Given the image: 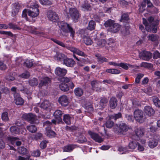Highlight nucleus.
<instances>
[{"label": "nucleus", "mask_w": 160, "mask_h": 160, "mask_svg": "<svg viewBox=\"0 0 160 160\" xmlns=\"http://www.w3.org/2000/svg\"><path fill=\"white\" fill-rule=\"evenodd\" d=\"M63 13L65 15L67 16L68 18H69L70 15L72 19L74 22H76L78 21V19L81 16L78 11L74 8H70L69 13L66 9H65L64 10Z\"/></svg>", "instance_id": "1"}, {"label": "nucleus", "mask_w": 160, "mask_h": 160, "mask_svg": "<svg viewBox=\"0 0 160 160\" xmlns=\"http://www.w3.org/2000/svg\"><path fill=\"white\" fill-rule=\"evenodd\" d=\"M59 27L63 32L67 33H70V36L72 38H74L75 34V30L69 24L62 22H60Z\"/></svg>", "instance_id": "2"}, {"label": "nucleus", "mask_w": 160, "mask_h": 160, "mask_svg": "<svg viewBox=\"0 0 160 160\" xmlns=\"http://www.w3.org/2000/svg\"><path fill=\"white\" fill-rule=\"evenodd\" d=\"M133 115L136 121L139 123H142L145 120L146 117L145 114L141 109H135L133 112Z\"/></svg>", "instance_id": "3"}, {"label": "nucleus", "mask_w": 160, "mask_h": 160, "mask_svg": "<svg viewBox=\"0 0 160 160\" xmlns=\"http://www.w3.org/2000/svg\"><path fill=\"white\" fill-rule=\"evenodd\" d=\"M22 117L31 123L38 124L39 122L37 116L31 113L24 114Z\"/></svg>", "instance_id": "4"}, {"label": "nucleus", "mask_w": 160, "mask_h": 160, "mask_svg": "<svg viewBox=\"0 0 160 160\" xmlns=\"http://www.w3.org/2000/svg\"><path fill=\"white\" fill-rule=\"evenodd\" d=\"M38 7V5L36 4L31 6L30 9L28 11V15L32 18H35L37 17L39 13Z\"/></svg>", "instance_id": "5"}, {"label": "nucleus", "mask_w": 160, "mask_h": 160, "mask_svg": "<svg viewBox=\"0 0 160 160\" xmlns=\"http://www.w3.org/2000/svg\"><path fill=\"white\" fill-rule=\"evenodd\" d=\"M128 127L125 123L121 122L119 124V126L117 127L116 131L118 134H125L128 129Z\"/></svg>", "instance_id": "6"}, {"label": "nucleus", "mask_w": 160, "mask_h": 160, "mask_svg": "<svg viewBox=\"0 0 160 160\" xmlns=\"http://www.w3.org/2000/svg\"><path fill=\"white\" fill-rule=\"evenodd\" d=\"M58 102L62 107H66L68 106L69 103L68 97L66 95H62L59 97Z\"/></svg>", "instance_id": "7"}, {"label": "nucleus", "mask_w": 160, "mask_h": 160, "mask_svg": "<svg viewBox=\"0 0 160 160\" xmlns=\"http://www.w3.org/2000/svg\"><path fill=\"white\" fill-rule=\"evenodd\" d=\"M159 24V21L157 20L155 22L151 23L148 28L146 29L147 31L149 32H152L156 33L157 32V29Z\"/></svg>", "instance_id": "8"}, {"label": "nucleus", "mask_w": 160, "mask_h": 160, "mask_svg": "<svg viewBox=\"0 0 160 160\" xmlns=\"http://www.w3.org/2000/svg\"><path fill=\"white\" fill-rule=\"evenodd\" d=\"M57 79L62 82L67 83L69 86L70 88L72 89L75 86L74 83L72 81H70V79L64 76L62 78H58Z\"/></svg>", "instance_id": "9"}, {"label": "nucleus", "mask_w": 160, "mask_h": 160, "mask_svg": "<svg viewBox=\"0 0 160 160\" xmlns=\"http://www.w3.org/2000/svg\"><path fill=\"white\" fill-rule=\"evenodd\" d=\"M67 70L64 68L57 67L55 70V73L56 75L62 78L65 75Z\"/></svg>", "instance_id": "10"}, {"label": "nucleus", "mask_w": 160, "mask_h": 160, "mask_svg": "<svg viewBox=\"0 0 160 160\" xmlns=\"http://www.w3.org/2000/svg\"><path fill=\"white\" fill-rule=\"evenodd\" d=\"M88 133L91 137L92 139L96 142L98 143H101L103 141V139L98 134L95 133L91 131H88Z\"/></svg>", "instance_id": "11"}, {"label": "nucleus", "mask_w": 160, "mask_h": 160, "mask_svg": "<svg viewBox=\"0 0 160 160\" xmlns=\"http://www.w3.org/2000/svg\"><path fill=\"white\" fill-rule=\"evenodd\" d=\"M140 57L142 60L149 61L151 58L152 56V53L150 52L143 51L140 53Z\"/></svg>", "instance_id": "12"}, {"label": "nucleus", "mask_w": 160, "mask_h": 160, "mask_svg": "<svg viewBox=\"0 0 160 160\" xmlns=\"http://www.w3.org/2000/svg\"><path fill=\"white\" fill-rule=\"evenodd\" d=\"M143 2L145 4L148 5L146 8L147 11L150 13H154V12L152 10L156 9L157 8L155 7L151 2L150 0H143Z\"/></svg>", "instance_id": "13"}, {"label": "nucleus", "mask_w": 160, "mask_h": 160, "mask_svg": "<svg viewBox=\"0 0 160 160\" xmlns=\"http://www.w3.org/2000/svg\"><path fill=\"white\" fill-rule=\"evenodd\" d=\"M62 64L68 67H73L76 64V62L73 59L66 57Z\"/></svg>", "instance_id": "14"}, {"label": "nucleus", "mask_w": 160, "mask_h": 160, "mask_svg": "<svg viewBox=\"0 0 160 160\" xmlns=\"http://www.w3.org/2000/svg\"><path fill=\"white\" fill-rule=\"evenodd\" d=\"M62 114V111L59 110H56L53 113V115L54 118L58 122V123L62 122L61 117Z\"/></svg>", "instance_id": "15"}, {"label": "nucleus", "mask_w": 160, "mask_h": 160, "mask_svg": "<svg viewBox=\"0 0 160 160\" xmlns=\"http://www.w3.org/2000/svg\"><path fill=\"white\" fill-rule=\"evenodd\" d=\"M144 111L147 115L149 117L153 116L155 113V111L152 108L149 106H147L144 107Z\"/></svg>", "instance_id": "16"}, {"label": "nucleus", "mask_w": 160, "mask_h": 160, "mask_svg": "<svg viewBox=\"0 0 160 160\" xmlns=\"http://www.w3.org/2000/svg\"><path fill=\"white\" fill-rule=\"evenodd\" d=\"M76 145L73 144H69L65 146L63 148V152H71L76 148Z\"/></svg>", "instance_id": "17"}, {"label": "nucleus", "mask_w": 160, "mask_h": 160, "mask_svg": "<svg viewBox=\"0 0 160 160\" xmlns=\"http://www.w3.org/2000/svg\"><path fill=\"white\" fill-rule=\"evenodd\" d=\"M130 20L129 15L128 12L122 13L119 21L121 22L127 23Z\"/></svg>", "instance_id": "18"}, {"label": "nucleus", "mask_w": 160, "mask_h": 160, "mask_svg": "<svg viewBox=\"0 0 160 160\" xmlns=\"http://www.w3.org/2000/svg\"><path fill=\"white\" fill-rule=\"evenodd\" d=\"M95 57H96L98 62L99 64H102L108 62V60L107 58L99 54H96Z\"/></svg>", "instance_id": "19"}, {"label": "nucleus", "mask_w": 160, "mask_h": 160, "mask_svg": "<svg viewBox=\"0 0 160 160\" xmlns=\"http://www.w3.org/2000/svg\"><path fill=\"white\" fill-rule=\"evenodd\" d=\"M71 51L74 53L82 57H86L87 56V55L83 52L80 50L78 48H72Z\"/></svg>", "instance_id": "20"}, {"label": "nucleus", "mask_w": 160, "mask_h": 160, "mask_svg": "<svg viewBox=\"0 0 160 160\" xmlns=\"http://www.w3.org/2000/svg\"><path fill=\"white\" fill-rule=\"evenodd\" d=\"M117 105V100L116 98L112 97L109 100V106L112 109H115Z\"/></svg>", "instance_id": "21"}, {"label": "nucleus", "mask_w": 160, "mask_h": 160, "mask_svg": "<svg viewBox=\"0 0 160 160\" xmlns=\"http://www.w3.org/2000/svg\"><path fill=\"white\" fill-rule=\"evenodd\" d=\"M51 21L56 22L59 21V16L56 12L51 10Z\"/></svg>", "instance_id": "22"}, {"label": "nucleus", "mask_w": 160, "mask_h": 160, "mask_svg": "<svg viewBox=\"0 0 160 160\" xmlns=\"http://www.w3.org/2000/svg\"><path fill=\"white\" fill-rule=\"evenodd\" d=\"M158 141L155 139H151L148 142L149 147L151 148H153L156 147L158 145Z\"/></svg>", "instance_id": "23"}, {"label": "nucleus", "mask_w": 160, "mask_h": 160, "mask_svg": "<svg viewBox=\"0 0 160 160\" xmlns=\"http://www.w3.org/2000/svg\"><path fill=\"white\" fill-rule=\"evenodd\" d=\"M60 89L63 92H67L69 90V86L67 83L61 82L59 85Z\"/></svg>", "instance_id": "24"}, {"label": "nucleus", "mask_w": 160, "mask_h": 160, "mask_svg": "<svg viewBox=\"0 0 160 160\" xmlns=\"http://www.w3.org/2000/svg\"><path fill=\"white\" fill-rule=\"evenodd\" d=\"M136 136L139 138L142 137L144 135L145 130L142 128H137L135 131Z\"/></svg>", "instance_id": "25"}, {"label": "nucleus", "mask_w": 160, "mask_h": 160, "mask_svg": "<svg viewBox=\"0 0 160 160\" xmlns=\"http://www.w3.org/2000/svg\"><path fill=\"white\" fill-rule=\"evenodd\" d=\"M66 56L62 53H57L54 56V58L55 60L58 61L64 62V59L66 58Z\"/></svg>", "instance_id": "26"}, {"label": "nucleus", "mask_w": 160, "mask_h": 160, "mask_svg": "<svg viewBox=\"0 0 160 160\" xmlns=\"http://www.w3.org/2000/svg\"><path fill=\"white\" fill-rule=\"evenodd\" d=\"M79 33L83 39L89 37L88 30L87 29H82L80 30Z\"/></svg>", "instance_id": "27"}, {"label": "nucleus", "mask_w": 160, "mask_h": 160, "mask_svg": "<svg viewBox=\"0 0 160 160\" xmlns=\"http://www.w3.org/2000/svg\"><path fill=\"white\" fill-rule=\"evenodd\" d=\"M94 40L97 45L101 47L104 46L106 43V42L104 39H99L97 37L94 38Z\"/></svg>", "instance_id": "28"}, {"label": "nucleus", "mask_w": 160, "mask_h": 160, "mask_svg": "<svg viewBox=\"0 0 160 160\" xmlns=\"http://www.w3.org/2000/svg\"><path fill=\"white\" fill-rule=\"evenodd\" d=\"M20 5L18 2L15 3L13 5V10L12 12V16H14L19 12Z\"/></svg>", "instance_id": "29"}, {"label": "nucleus", "mask_w": 160, "mask_h": 160, "mask_svg": "<svg viewBox=\"0 0 160 160\" xmlns=\"http://www.w3.org/2000/svg\"><path fill=\"white\" fill-rule=\"evenodd\" d=\"M43 138L42 134L38 132L34 134H33L31 136V138L33 140H41Z\"/></svg>", "instance_id": "30"}, {"label": "nucleus", "mask_w": 160, "mask_h": 160, "mask_svg": "<svg viewBox=\"0 0 160 160\" xmlns=\"http://www.w3.org/2000/svg\"><path fill=\"white\" fill-rule=\"evenodd\" d=\"M96 25V23L94 21L90 20L88 23L87 29L90 31L94 30L95 29Z\"/></svg>", "instance_id": "31"}, {"label": "nucleus", "mask_w": 160, "mask_h": 160, "mask_svg": "<svg viewBox=\"0 0 160 160\" xmlns=\"http://www.w3.org/2000/svg\"><path fill=\"white\" fill-rule=\"evenodd\" d=\"M121 28V25L117 23H115L113 25L111 28V31L113 33H116L119 31Z\"/></svg>", "instance_id": "32"}, {"label": "nucleus", "mask_w": 160, "mask_h": 160, "mask_svg": "<svg viewBox=\"0 0 160 160\" xmlns=\"http://www.w3.org/2000/svg\"><path fill=\"white\" fill-rule=\"evenodd\" d=\"M71 117L69 114H65L63 116V120L67 124L70 125L71 124Z\"/></svg>", "instance_id": "33"}, {"label": "nucleus", "mask_w": 160, "mask_h": 160, "mask_svg": "<svg viewBox=\"0 0 160 160\" xmlns=\"http://www.w3.org/2000/svg\"><path fill=\"white\" fill-rule=\"evenodd\" d=\"M81 8L83 10L88 11L91 9V6L87 1H85L82 5Z\"/></svg>", "instance_id": "34"}, {"label": "nucleus", "mask_w": 160, "mask_h": 160, "mask_svg": "<svg viewBox=\"0 0 160 160\" xmlns=\"http://www.w3.org/2000/svg\"><path fill=\"white\" fill-rule=\"evenodd\" d=\"M49 80V78L47 77L42 78L39 83V87H42L43 86H46L47 85L48 83Z\"/></svg>", "instance_id": "35"}, {"label": "nucleus", "mask_w": 160, "mask_h": 160, "mask_svg": "<svg viewBox=\"0 0 160 160\" xmlns=\"http://www.w3.org/2000/svg\"><path fill=\"white\" fill-rule=\"evenodd\" d=\"M1 118L3 121L5 122L9 121L8 112L7 111H4L2 113Z\"/></svg>", "instance_id": "36"}, {"label": "nucleus", "mask_w": 160, "mask_h": 160, "mask_svg": "<svg viewBox=\"0 0 160 160\" xmlns=\"http://www.w3.org/2000/svg\"><path fill=\"white\" fill-rule=\"evenodd\" d=\"M75 95L78 97H81L83 94V90L80 88H77L75 89L74 91Z\"/></svg>", "instance_id": "37"}, {"label": "nucleus", "mask_w": 160, "mask_h": 160, "mask_svg": "<svg viewBox=\"0 0 160 160\" xmlns=\"http://www.w3.org/2000/svg\"><path fill=\"white\" fill-rule=\"evenodd\" d=\"M106 72L112 74H117L120 73V70L116 69H108L106 70Z\"/></svg>", "instance_id": "38"}, {"label": "nucleus", "mask_w": 160, "mask_h": 160, "mask_svg": "<svg viewBox=\"0 0 160 160\" xmlns=\"http://www.w3.org/2000/svg\"><path fill=\"white\" fill-rule=\"evenodd\" d=\"M10 129L11 133L14 135L18 134L19 132V128L15 126H13L11 127Z\"/></svg>", "instance_id": "39"}, {"label": "nucleus", "mask_w": 160, "mask_h": 160, "mask_svg": "<svg viewBox=\"0 0 160 160\" xmlns=\"http://www.w3.org/2000/svg\"><path fill=\"white\" fill-rule=\"evenodd\" d=\"M18 90L24 93H27L28 92V88L22 85V84H18Z\"/></svg>", "instance_id": "40"}, {"label": "nucleus", "mask_w": 160, "mask_h": 160, "mask_svg": "<svg viewBox=\"0 0 160 160\" xmlns=\"http://www.w3.org/2000/svg\"><path fill=\"white\" fill-rule=\"evenodd\" d=\"M115 23L114 20L110 19L105 22L104 25L106 27H109L111 28Z\"/></svg>", "instance_id": "41"}, {"label": "nucleus", "mask_w": 160, "mask_h": 160, "mask_svg": "<svg viewBox=\"0 0 160 160\" xmlns=\"http://www.w3.org/2000/svg\"><path fill=\"white\" fill-rule=\"evenodd\" d=\"M91 84L92 88L93 90L98 91V84L96 80H93L91 82Z\"/></svg>", "instance_id": "42"}, {"label": "nucleus", "mask_w": 160, "mask_h": 160, "mask_svg": "<svg viewBox=\"0 0 160 160\" xmlns=\"http://www.w3.org/2000/svg\"><path fill=\"white\" fill-rule=\"evenodd\" d=\"M49 102L48 100H45L42 103L40 107L44 109H46L50 106Z\"/></svg>", "instance_id": "43"}, {"label": "nucleus", "mask_w": 160, "mask_h": 160, "mask_svg": "<svg viewBox=\"0 0 160 160\" xmlns=\"http://www.w3.org/2000/svg\"><path fill=\"white\" fill-rule=\"evenodd\" d=\"M27 129L32 133H34L37 131L36 127L33 125L27 126Z\"/></svg>", "instance_id": "44"}, {"label": "nucleus", "mask_w": 160, "mask_h": 160, "mask_svg": "<svg viewBox=\"0 0 160 160\" xmlns=\"http://www.w3.org/2000/svg\"><path fill=\"white\" fill-rule=\"evenodd\" d=\"M158 38L159 36L157 34H151L148 36V39L152 42L158 41Z\"/></svg>", "instance_id": "45"}, {"label": "nucleus", "mask_w": 160, "mask_h": 160, "mask_svg": "<svg viewBox=\"0 0 160 160\" xmlns=\"http://www.w3.org/2000/svg\"><path fill=\"white\" fill-rule=\"evenodd\" d=\"M138 144V142L132 141L129 143V148L130 149H134L137 148Z\"/></svg>", "instance_id": "46"}, {"label": "nucleus", "mask_w": 160, "mask_h": 160, "mask_svg": "<svg viewBox=\"0 0 160 160\" xmlns=\"http://www.w3.org/2000/svg\"><path fill=\"white\" fill-rule=\"evenodd\" d=\"M108 102V100L107 98H101L100 102V105L102 108H104L107 105Z\"/></svg>", "instance_id": "47"}, {"label": "nucleus", "mask_w": 160, "mask_h": 160, "mask_svg": "<svg viewBox=\"0 0 160 160\" xmlns=\"http://www.w3.org/2000/svg\"><path fill=\"white\" fill-rule=\"evenodd\" d=\"M29 83L31 86H37L38 84V82L36 78H33L29 80Z\"/></svg>", "instance_id": "48"}, {"label": "nucleus", "mask_w": 160, "mask_h": 160, "mask_svg": "<svg viewBox=\"0 0 160 160\" xmlns=\"http://www.w3.org/2000/svg\"><path fill=\"white\" fill-rule=\"evenodd\" d=\"M19 153L23 155L27 154L28 153V151L25 148L21 147H20L18 149Z\"/></svg>", "instance_id": "49"}, {"label": "nucleus", "mask_w": 160, "mask_h": 160, "mask_svg": "<svg viewBox=\"0 0 160 160\" xmlns=\"http://www.w3.org/2000/svg\"><path fill=\"white\" fill-rule=\"evenodd\" d=\"M146 10V4L144 3L143 1L141 3V6L139 8V12L140 13H143L145 10Z\"/></svg>", "instance_id": "50"}, {"label": "nucleus", "mask_w": 160, "mask_h": 160, "mask_svg": "<svg viewBox=\"0 0 160 160\" xmlns=\"http://www.w3.org/2000/svg\"><path fill=\"white\" fill-rule=\"evenodd\" d=\"M15 103L17 105H22L24 103L23 100L21 97H18L15 99Z\"/></svg>", "instance_id": "51"}, {"label": "nucleus", "mask_w": 160, "mask_h": 160, "mask_svg": "<svg viewBox=\"0 0 160 160\" xmlns=\"http://www.w3.org/2000/svg\"><path fill=\"white\" fill-rule=\"evenodd\" d=\"M83 40L84 43L87 45H91L92 43V41L90 38V36L83 39Z\"/></svg>", "instance_id": "52"}, {"label": "nucleus", "mask_w": 160, "mask_h": 160, "mask_svg": "<svg viewBox=\"0 0 160 160\" xmlns=\"http://www.w3.org/2000/svg\"><path fill=\"white\" fill-rule=\"evenodd\" d=\"M87 141V139L85 137L82 135H80L78 140V142L80 143H83Z\"/></svg>", "instance_id": "53"}, {"label": "nucleus", "mask_w": 160, "mask_h": 160, "mask_svg": "<svg viewBox=\"0 0 160 160\" xmlns=\"http://www.w3.org/2000/svg\"><path fill=\"white\" fill-rule=\"evenodd\" d=\"M114 123L111 120L109 119L107 121L105 125L106 127L108 128H111L114 125Z\"/></svg>", "instance_id": "54"}, {"label": "nucleus", "mask_w": 160, "mask_h": 160, "mask_svg": "<svg viewBox=\"0 0 160 160\" xmlns=\"http://www.w3.org/2000/svg\"><path fill=\"white\" fill-rule=\"evenodd\" d=\"M125 118H126L128 122H133L135 119L134 117L131 114H126L125 116Z\"/></svg>", "instance_id": "55"}, {"label": "nucleus", "mask_w": 160, "mask_h": 160, "mask_svg": "<svg viewBox=\"0 0 160 160\" xmlns=\"http://www.w3.org/2000/svg\"><path fill=\"white\" fill-rule=\"evenodd\" d=\"M8 28L10 29H12L14 30H20L21 28L18 27L16 25L12 23H10L8 24Z\"/></svg>", "instance_id": "56"}, {"label": "nucleus", "mask_w": 160, "mask_h": 160, "mask_svg": "<svg viewBox=\"0 0 160 160\" xmlns=\"http://www.w3.org/2000/svg\"><path fill=\"white\" fill-rule=\"evenodd\" d=\"M153 102L155 106L159 108H160V100L158 98H153Z\"/></svg>", "instance_id": "57"}, {"label": "nucleus", "mask_w": 160, "mask_h": 160, "mask_svg": "<svg viewBox=\"0 0 160 160\" xmlns=\"http://www.w3.org/2000/svg\"><path fill=\"white\" fill-rule=\"evenodd\" d=\"M144 74L142 73L137 74V76L135 79V82L137 83H139L140 79L143 77Z\"/></svg>", "instance_id": "58"}, {"label": "nucleus", "mask_w": 160, "mask_h": 160, "mask_svg": "<svg viewBox=\"0 0 160 160\" xmlns=\"http://www.w3.org/2000/svg\"><path fill=\"white\" fill-rule=\"evenodd\" d=\"M132 104L133 107L137 108L141 106V104L137 99H134L132 100Z\"/></svg>", "instance_id": "59"}, {"label": "nucleus", "mask_w": 160, "mask_h": 160, "mask_svg": "<svg viewBox=\"0 0 160 160\" xmlns=\"http://www.w3.org/2000/svg\"><path fill=\"white\" fill-rule=\"evenodd\" d=\"M51 40H52L54 42L61 46H62L63 47H65V44L63 42L58 40L56 39L51 38Z\"/></svg>", "instance_id": "60"}, {"label": "nucleus", "mask_w": 160, "mask_h": 160, "mask_svg": "<svg viewBox=\"0 0 160 160\" xmlns=\"http://www.w3.org/2000/svg\"><path fill=\"white\" fill-rule=\"evenodd\" d=\"M23 65H25L28 68H30L33 65V63L32 60H27L24 62L23 63Z\"/></svg>", "instance_id": "61"}, {"label": "nucleus", "mask_w": 160, "mask_h": 160, "mask_svg": "<svg viewBox=\"0 0 160 160\" xmlns=\"http://www.w3.org/2000/svg\"><path fill=\"white\" fill-rule=\"evenodd\" d=\"M122 114L121 112H119L117 114H114L112 116V118L114 120H116L117 119L122 118Z\"/></svg>", "instance_id": "62"}, {"label": "nucleus", "mask_w": 160, "mask_h": 160, "mask_svg": "<svg viewBox=\"0 0 160 160\" xmlns=\"http://www.w3.org/2000/svg\"><path fill=\"white\" fill-rule=\"evenodd\" d=\"M5 79L8 81H13L15 79V78L12 74L10 73L8 75H7L5 77Z\"/></svg>", "instance_id": "63"}, {"label": "nucleus", "mask_w": 160, "mask_h": 160, "mask_svg": "<svg viewBox=\"0 0 160 160\" xmlns=\"http://www.w3.org/2000/svg\"><path fill=\"white\" fill-rule=\"evenodd\" d=\"M31 156L29 154L26 155V157H24L21 156H19L18 157V160H32L30 158Z\"/></svg>", "instance_id": "64"}]
</instances>
